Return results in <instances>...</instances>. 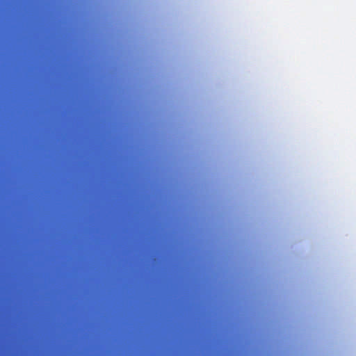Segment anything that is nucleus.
I'll return each mask as SVG.
<instances>
[{"label": "nucleus", "instance_id": "f257e3e1", "mask_svg": "<svg viewBox=\"0 0 356 356\" xmlns=\"http://www.w3.org/2000/svg\"><path fill=\"white\" fill-rule=\"evenodd\" d=\"M179 305H181V299H179Z\"/></svg>", "mask_w": 356, "mask_h": 356}, {"label": "nucleus", "instance_id": "f03ea898", "mask_svg": "<svg viewBox=\"0 0 356 356\" xmlns=\"http://www.w3.org/2000/svg\"><path fill=\"white\" fill-rule=\"evenodd\" d=\"M179 305H181V299H179Z\"/></svg>", "mask_w": 356, "mask_h": 356}, {"label": "nucleus", "instance_id": "7ed1b4c3", "mask_svg": "<svg viewBox=\"0 0 356 356\" xmlns=\"http://www.w3.org/2000/svg\"><path fill=\"white\" fill-rule=\"evenodd\" d=\"M179 305H181V299H179Z\"/></svg>", "mask_w": 356, "mask_h": 356}, {"label": "nucleus", "instance_id": "20e7f679", "mask_svg": "<svg viewBox=\"0 0 356 356\" xmlns=\"http://www.w3.org/2000/svg\"><path fill=\"white\" fill-rule=\"evenodd\" d=\"M179 305H181V299H179Z\"/></svg>", "mask_w": 356, "mask_h": 356}, {"label": "nucleus", "instance_id": "39448f33", "mask_svg": "<svg viewBox=\"0 0 356 356\" xmlns=\"http://www.w3.org/2000/svg\"><path fill=\"white\" fill-rule=\"evenodd\" d=\"M183 225V224L179 223V229L181 228V225Z\"/></svg>", "mask_w": 356, "mask_h": 356}, {"label": "nucleus", "instance_id": "423d86ee", "mask_svg": "<svg viewBox=\"0 0 356 356\" xmlns=\"http://www.w3.org/2000/svg\"><path fill=\"white\" fill-rule=\"evenodd\" d=\"M179 327H181V323H179Z\"/></svg>", "mask_w": 356, "mask_h": 356}, {"label": "nucleus", "instance_id": "0eeeda50", "mask_svg": "<svg viewBox=\"0 0 356 356\" xmlns=\"http://www.w3.org/2000/svg\"><path fill=\"white\" fill-rule=\"evenodd\" d=\"M179 327H181V323H179Z\"/></svg>", "mask_w": 356, "mask_h": 356}, {"label": "nucleus", "instance_id": "6e6552de", "mask_svg": "<svg viewBox=\"0 0 356 356\" xmlns=\"http://www.w3.org/2000/svg\"><path fill=\"white\" fill-rule=\"evenodd\" d=\"M179 327H181V323H179Z\"/></svg>", "mask_w": 356, "mask_h": 356}, {"label": "nucleus", "instance_id": "1a4fd4ad", "mask_svg": "<svg viewBox=\"0 0 356 356\" xmlns=\"http://www.w3.org/2000/svg\"><path fill=\"white\" fill-rule=\"evenodd\" d=\"M0 227H2V224H0Z\"/></svg>", "mask_w": 356, "mask_h": 356}]
</instances>
